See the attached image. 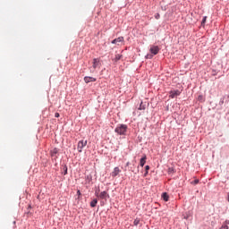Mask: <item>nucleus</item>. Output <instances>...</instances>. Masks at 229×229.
<instances>
[{
	"instance_id": "obj_28",
	"label": "nucleus",
	"mask_w": 229,
	"mask_h": 229,
	"mask_svg": "<svg viewBox=\"0 0 229 229\" xmlns=\"http://www.w3.org/2000/svg\"><path fill=\"white\" fill-rule=\"evenodd\" d=\"M77 194H79V196H80V194H81V192L80 191H77Z\"/></svg>"
},
{
	"instance_id": "obj_12",
	"label": "nucleus",
	"mask_w": 229,
	"mask_h": 229,
	"mask_svg": "<svg viewBox=\"0 0 229 229\" xmlns=\"http://www.w3.org/2000/svg\"><path fill=\"white\" fill-rule=\"evenodd\" d=\"M162 199H164V201H169V195H167V192H164L161 195Z\"/></svg>"
},
{
	"instance_id": "obj_16",
	"label": "nucleus",
	"mask_w": 229,
	"mask_h": 229,
	"mask_svg": "<svg viewBox=\"0 0 229 229\" xmlns=\"http://www.w3.org/2000/svg\"><path fill=\"white\" fill-rule=\"evenodd\" d=\"M139 110H146V105H143L141 102L140 105Z\"/></svg>"
},
{
	"instance_id": "obj_2",
	"label": "nucleus",
	"mask_w": 229,
	"mask_h": 229,
	"mask_svg": "<svg viewBox=\"0 0 229 229\" xmlns=\"http://www.w3.org/2000/svg\"><path fill=\"white\" fill-rule=\"evenodd\" d=\"M87 143H88L87 140H81L78 142L77 149L79 153H81L83 151V148L87 146Z\"/></svg>"
},
{
	"instance_id": "obj_23",
	"label": "nucleus",
	"mask_w": 229,
	"mask_h": 229,
	"mask_svg": "<svg viewBox=\"0 0 229 229\" xmlns=\"http://www.w3.org/2000/svg\"><path fill=\"white\" fill-rule=\"evenodd\" d=\"M220 229H228V225H222Z\"/></svg>"
},
{
	"instance_id": "obj_29",
	"label": "nucleus",
	"mask_w": 229,
	"mask_h": 229,
	"mask_svg": "<svg viewBox=\"0 0 229 229\" xmlns=\"http://www.w3.org/2000/svg\"><path fill=\"white\" fill-rule=\"evenodd\" d=\"M65 174H67V168L65 169Z\"/></svg>"
},
{
	"instance_id": "obj_18",
	"label": "nucleus",
	"mask_w": 229,
	"mask_h": 229,
	"mask_svg": "<svg viewBox=\"0 0 229 229\" xmlns=\"http://www.w3.org/2000/svg\"><path fill=\"white\" fill-rule=\"evenodd\" d=\"M173 173H174V168L173 167L168 168V174H173Z\"/></svg>"
},
{
	"instance_id": "obj_20",
	"label": "nucleus",
	"mask_w": 229,
	"mask_h": 229,
	"mask_svg": "<svg viewBox=\"0 0 229 229\" xmlns=\"http://www.w3.org/2000/svg\"><path fill=\"white\" fill-rule=\"evenodd\" d=\"M192 183H194V185H198V183H199V180L196 179L194 182H192Z\"/></svg>"
},
{
	"instance_id": "obj_13",
	"label": "nucleus",
	"mask_w": 229,
	"mask_h": 229,
	"mask_svg": "<svg viewBox=\"0 0 229 229\" xmlns=\"http://www.w3.org/2000/svg\"><path fill=\"white\" fill-rule=\"evenodd\" d=\"M139 223H140V219L136 218V219L134 220V222H133L134 226H138V225H139Z\"/></svg>"
},
{
	"instance_id": "obj_7",
	"label": "nucleus",
	"mask_w": 229,
	"mask_h": 229,
	"mask_svg": "<svg viewBox=\"0 0 229 229\" xmlns=\"http://www.w3.org/2000/svg\"><path fill=\"white\" fill-rule=\"evenodd\" d=\"M119 173H121V169H119V167H114V171L111 173V176L113 178H115V176H117Z\"/></svg>"
},
{
	"instance_id": "obj_1",
	"label": "nucleus",
	"mask_w": 229,
	"mask_h": 229,
	"mask_svg": "<svg viewBox=\"0 0 229 229\" xmlns=\"http://www.w3.org/2000/svg\"><path fill=\"white\" fill-rule=\"evenodd\" d=\"M115 133L118 135H126V131H128V125L120 124L114 129Z\"/></svg>"
},
{
	"instance_id": "obj_22",
	"label": "nucleus",
	"mask_w": 229,
	"mask_h": 229,
	"mask_svg": "<svg viewBox=\"0 0 229 229\" xmlns=\"http://www.w3.org/2000/svg\"><path fill=\"white\" fill-rule=\"evenodd\" d=\"M155 19H157V20L160 19V13H156L155 14Z\"/></svg>"
},
{
	"instance_id": "obj_6",
	"label": "nucleus",
	"mask_w": 229,
	"mask_h": 229,
	"mask_svg": "<svg viewBox=\"0 0 229 229\" xmlns=\"http://www.w3.org/2000/svg\"><path fill=\"white\" fill-rule=\"evenodd\" d=\"M84 81H85V83H92L94 81H97V79L94 77L86 76V77H84Z\"/></svg>"
},
{
	"instance_id": "obj_17",
	"label": "nucleus",
	"mask_w": 229,
	"mask_h": 229,
	"mask_svg": "<svg viewBox=\"0 0 229 229\" xmlns=\"http://www.w3.org/2000/svg\"><path fill=\"white\" fill-rule=\"evenodd\" d=\"M205 22H207V16H204L201 21V26H205Z\"/></svg>"
},
{
	"instance_id": "obj_3",
	"label": "nucleus",
	"mask_w": 229,
	"mask_h": 229,
	"mask_svg": "<svg viewBox=\"0 0 229 229\" xmlns=\"http://www.w3.org/2000/svg\"><path fill=\"white\" fill-rule=\"evenodd\" d=\"M181 94H182V92L178 89L172 90V91H170L169 98H171L172 99H174V98H178V96H180Z\"/></svg>"
},
{
	"instance_id": "obj_8",
	"label": "nucleus",
	"mask_w": 229,
	"mask_h": 229,
	"mask_svg": "<svg viewBox=\"0 0 229 229\" xmlns=\"http://www.w3.org/2000/svg\"><path fill=\"white\" fill-rule=\"evenodd\" d=\"M50 155H51L52 158L56 159V158H57V156H56V155H58V148H53V149L50 151Z\"/></svg>"
},
{
	"instance_id": "obj_27",
	"label": "nucleus",
	"mask_w": 229,
	"mask_h": 229,
	"mask_svg": "<svg viewBox=\"0 0 229 229\" xmlns=\"http://www.w3.org/2000/svg\"><path fill=\"white\" fill-rule=\"evenodd\" d=\"M128 165H130V162H127V163H126V166H127V167H128Z\"/></svg>"
},
{
	"instance_id": "obj_9",
	"label": "nucleus",
	"mask_w": 229,
	"mask_h": 229,
	"mask_svg": "<svg viewBox=\"0 0 229 229\" xmlns=\"http://www.w3.org/2000/svg\"><path fill=\"white\" fill-rule=\"evenodd\" d=\"M119 42H124L123 37H119L112 41V44H119Z\"/></svg>"
},
{
	"instance_id": "obj_21",
	"label": "nucleus",
	"mask_w": 229,
	"mask_h": 229,
	"mask_svg": "<svg viewBox=\"0 0 229 229\" xmlns=\"http://www.w3.org/2000/svg\"><path fill=\"white\" fill-rule=\"evenodd\" d=\"M189 217H191V214L184 215L183 216L184 219H189Z\"/></svg>"
},
{
	"instance_id": "obj_25",
	"label": "nucleus",
	"mask_w": 229,
	"mask_h": 229,
	"mask_svg": "<svg viewBox=\"0 0 229 229\" xmlns=\"http://www.w3.org/2000/svg\"><path fill=\"white\" fill-rule=\"evenodd\" d=\"M203 100V96H199V101H202Z\"/></svg>"
},
{
	"instance_id": "obj_15",
	"label": "nucleus",
	"mask_w": 229,
	"mask_h": 229,
	"mask_svg": "<svg viewBox=\"0 0 229 229\" xmlns=\"http://www.w3.org/2000/svg\"><path fill=\"white\" fill-rule=\"evenodd\" d=\"M148 171H149V165H146V166H145V174H144V176H148Z\"/></svg>"
},
{
	"instance_id": "obj_19",
	"label": "nucleus",
	"mask_w": 229,
	"mask_h": 229,
	"mask_svg": "<svg viewBox=\"0 0 229 229\" xmlns=\"http://www.w3.org/2000/svg\"><path fill=\"white\" fill-rule=\"evenodd\" d=\"M96 205H98V201H91L90 202V207L94 208V207H96Z\"/></svg>"
},
{
	"instance_id": "obj_26",
	"label": "nucleus",
	"mask_w": 229,
	"mask_h": 229,
	"mask_svg": "<svg viewBox=\"0 0 229 229\" xmlns=\"http://www.w3.org/2000/svg\"><path fill=\"white\" fill-rule=\"evenodd\" d=\"M146 58H153V55H147Z\"/></svg>"
},
{
	"instance_id": "obj_5",
	"label": "nucleus",
	"mask_w": 229,
	"mask_h": 229,
	"mask_svg": "<svg viewBox=\"0 0 229 229\" xmlns=\"http://www.w3.org/2000/svg\"><path fill=\"white\" fill-rule=\"evenodd\" d=\"M99 198L100 199H105L106 201L107 199H109L110 197L108 196V193H106V191H102L99 194Z\"/></svg>"
},
{
	"instance_id": "obj_14",
	"label": "nucleus",
	"mask_w": 229,
	"mask_h": 229,
	"mask_svg": "<svg viewBox=\"0 0 229 229\" xmlns=\"http://www.w3.org/2000/svg\"><path fill=\"white\" fill-rule=\"evenodd\" d=\"M123 55H116L115 57H114V62H119V60L122 58Z\"/></svg>"
},
{
	"instance_id": "obj_10",
	"label": "nucleus",
	"mask_w": 229,
	"mask_h": 229,
	"mask_svg": "<svg viewBox=\"0 0 229 229\" xmlns=\"http://www.w3.org/2000/svg\"><path fill=\"white\" fill-rule=\"evenodd\" d=\"M99 67V59L95 58L93 59V69H98Z\"/></svg>"
},
{
	"instance_id": "obj_4",
	"label": "nucleus",
	"mask_w": 229,
	"mask_h": 229,
	"mask_svg": "<svg viewBox=\"0 0 229 229\" xmlns=\"http://www.w3.org/2000/svg\"><path fill=\"white\" fill-rule=\"evenodd\" d=\"M151 55H158V52L160 51V47L158 46H152L149 49Z\"/></svg>"
},
{
	"instance_id": "obj_11",
	"label": "nucleus",
	"mask_w": 229,
	"mask_h": 229,
	"mask_svg": "<svg viewBox=\"0 0 229 229\" xmlns=\"http://www.w3.org/2000/svg\"><path fill=\"white\" fill-rule=\"evenodd\" d=\"M146 159H147L146 156H144L143 157L140 158V165L141 167H144V165H146Z\"/></svg>"
},
{
	"instance_id": "obj_24",
	"label": "nucleus",
	"mask_w": 229,
	"mask_h": 229,
	"mask_svg": "<svg viewBox=\"0 0 229 229\" xmlns=\"http://www.w3.org/2000/svg\"><path fill=\"white\" fill-rule=\"evenodd\" d=\"M55 117H56V118L60 117V113H55Z\"/></svg>"
}]
</instances>
